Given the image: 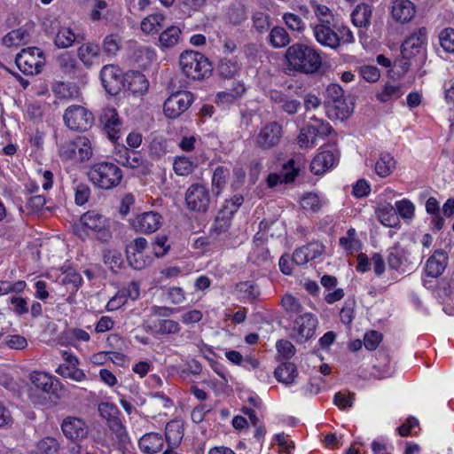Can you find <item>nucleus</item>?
Listing matches in <instances>:
<instances>
[{"label": "nucleus", "mask_w": 454, "mask_h": 454, "mask_svg": "<svg viewBox=\"0 0 454 454\" xmlns=\"http://www.w3.org/2000/svg\"><path fill=\"white\" fill-rule=\"evenodd\" d=\"M286 70L288 74L295 73L312 74L322 66L319 51L313 46L304 43H294L287 48L285 53Z\"/></svg>", "instance_id": "nucleus-1"}, {"label": "nucleus", "mask_w": 454, "mask_h": 454, "mask_svg": "<svg viewBox=\"0 0 454 454\" xmlns=\"http://www.w3.org/2000/svg\"><path fill=\"white\" fill-rule=\"evenodd\" d=\"M316 41L323 47L338 50L341 44H350L355 42V36L350 28L343 23L315 24L312 26Z\"/></svg>", "instance_id": "nucleus-2"}, {"label": "nucleus", "mask_w": 454, "mask_h": 454, "mask_svg": "<svg viewBox=\"0 0 454 454\" xmlns=\"http://www.w3.org/2000/svg\"><path fill=\"white\" fill-rule=\"evenodd\" d=\"M89 180L97 187L110 190L118 186L122 180L121 169L112 162L101 161L93 164L88 170Z\"/></svg>", "instance_id": "nucleus-3"}, {"label": "nucleus", "mask_w": 454, "mask_h": 454, "mask_svg": "<svg viewBox=\"0 0 454 454\" xmlns=\"http://www.w3.org/2000/svg\"><path fill=\"white\" fill-rule=\"evenodd\" d=\"M179 66L187 78L201 80L208 77L212 72V65L201 53L185 51L179 58Z\"/></svg>", "instance_id": "nucleus-4"}, {"label": "nucleus", "mask_w": 454, "mask_h": 454, "mask_svg": "<svg viewBox=\"0 0 454 454\" xmlns=\"http://www.w3.org/2000/svg\"><path fill=\"white\" fill-rule=\"evenodd\" d=\"M93 154L90 140L84 136L74 139L65 140L59 145V155L63 160H77L84 162Z\"/></svg>", "instance_id": "nucleus-5"}, {"label": "nucleus", "mask_w": 454, "mask_h": 454, "mask_svg": "<svg viewBox=\"0 0 454 454\" xmlns=\"http://www.w3.org/2000/svg\"><path fill=\"white\" fill-rule=\"evenodd\" d=\"M325 103L329 106L328 115L331 116L333 112L336 119H347L353 111L351 104L348 103L345 98L344 90L337 83L328 85Z\"/></svg>", "instance_id": "nucleus-6"}, {"label": "nucleus", "mask_w": 454, "mask_h": 454, "mask_svg": "<svg viewBox=\"0 0 454 454\" xmlns=\"http://www.w3.org/2000/svg\"><path fill=\"white\" fill-rule=\"evenodd\" d=\"M44 62V52L37 47L23 49L15 58L18 68L26 75L39 74Z\"/></svg>", "instance_id": "nucleus-7"}, {"label": "nucleus", "mask_w": 454, "mask_h": 454, "mask_svg": "<svg viewBox=\"0 0 454 454\" xmlns=\"http://www.w3.org/2000/svg\"><path fill=\"white\" fill-rule=\"evenodd\" d=\"M81 223L83 227L92 231L96 239L102 242H108L112 239L109 221L100 213L91 210L81 216Z\"/></svg>", "instance_id": "nucleus-8"}, {"label": "nucleus", "mask_w": 454, "mask_h": 454, "mask_svg": "<svg viewBox=\"0 0 454 454\" xmlns=\"http://www.w3.org/2000/svg\"><path fill=\"white\" fill-rule=\"evenodd\" d=\"M65 124L73 130L86 131L94 122L91 112L82 106L73 105L67 107L64 113Z\"/></svg>", "instance_id": "nucleus-9"}, {"label": "nucleus", "mask_w": 454, "mask_h": 454, "mask_svg": "<svg viewBox=\"0 0 454 454\" xmlns=\"http://www.w3.org/2000/svg\"><path fill=\"white\" fill-rule=\"evenodd\" d=\"M193 101V94L190 91L174 92L164 102V114L168 119H176L190 108Z\"/></svg>", "instance_id": "nucleus-10"}, {"label": "nucleus", "mask_w": 454, "mask_h": 454, "mask_svg": "<svg viewBox=\"0 0 454 454\" xmlns=\"http://www.w3.org/2000/svg\"><path fill=\"white\" fill-rule=\"evenodd\" d=\"M185 203L189 210L205 213L210 203L207 189L202 184H192L185 192Z\"/></svg>", "instance_id": "nucleus-11"}, {"label": "nucleus", "mask_w": 454, "mask_h": 454, "mask_svg": "<svg viewBox=\"0 0 454 454\" xmlns=\"http://www.w3.org/2000/svg\"><path fill=\"white\" fill-rule=\"evenodd\" d=\"M427 39V31L426 27H420L418 31L411 34L403 43L401 47V53L405 62L403 66V71L406 72L409 67L408 60L419 53L423 45L426 43Z\"/></svg>", "instance_id": "nucleus-12"}, {"label": "nucleus", "mask_w": 454, "mask_h": 454, "mask_svg": "<svg viewBox=\"0 0 454 454\" xmlns=\"http://www.w3.org/2000/svg\"><path fill=\"white\" fill-rule=\"evenodd\" d=\"M283 127L278 121L265 124L256 137L255 145L262 150H270L281 141Z\"/></svg>", "instance_id": "nucleus-13"}, {"label": "nucleus", "mask_w": 454, "mask_h": 454, "mask_svg": "<svg viewBox=\"0 0 454 454\" xmlns=\"http://www.w3.org/2000/svg\"><path fill=\"white\" fill-rule=\"evenodd\" d=\"M100 78L105 90L110 95H117L123 87V77L116 66L106 65L103 67Z\"/></svg>", "instance_id": "nucleus-14"}, {"label": "nucleus", "mask_w": 454, "mask_h": 454, "mask_svg": "<svg viewBox=\"0 0 454 454\" xmlns=\"http://www.w3.org/2000/svg\"><path fill=\"white\" fill-rule=\"evenodd\" d=\"M317 319L310 313L299 316L294 321V338L298 342H304L313 336Z\"/></svg>", "instance_id": "nucleus-15"}, {"label": "nucleus", "mask_w": 454, "mask_h": 454, "mask_svg": "<svg viewBox=\"0 0 454 454\" xmlns=\"http://www.w3.org/2000/svg\"><path fill=\"white\" fill-rule=\"evenodd\" d=\"M30 380L34 386L43 393L56 398L60 397L59 392L62 386L58 379L44 372H34L31 374Z\"/></svg>", "instance_id": "nucleus-16"}, {"label": "nucleus", "mask_w": 454, "mask_h": 454, "mask_svg": "<svg viewBox=\"0 0 454 454\" xmlns=\"http://www.w3.org/2000/svg\"><path fill=\"white\" fill-rule=\"evenodd\" d=\"M268 97L270 100L278 106V109L288 115L296 114L301 108V103L296 98L289 97L281 90H270Z\"/></svg>", "instance_id": "nucleus-17"}, {"label": "nucleus", "mask_w": 454, "mask_h": 454, "mask_svg": "<svg viewBox=\"0 0 454 454\" xmlns=\"http://www.w3.org/2000/svg\"><path fill=\"white\" fill-rule=\"evenodd\" d=\"M64 435L71 441H79L87 437L88 429L85 422L76 417H67L61 423Z\"/></svg>", "instance_id": "nucleus-18"}, {"label": "nucleus", "mask_w": 454, "mask_h": 454, "mask_svg": "<svg viewBox=\"0 0 454 454\" xmlns=\"http://www.w3.org/2000/svg\"><path fill=\"white\" fill-rule=\"evenodd\" d=\"M161 225V215L156 212L149 211L137 215L133 221V227L137 231L153 233Z\"/></svg>", "instance_id": "nucleus-19"}, {"label": "nucleus", "mask_w": 454, "mask_h": 454, "mask_svg": "<svg viewBox=\"0 0 454 454\" xmlns=\"http://www.w3.org/2000/svg\"><path fill=\"white\" fill-rule=\"evenodd\" d=\"M416 13V7L410 0H394L391 7V15L395 21L404 24L412 20Z\"/></svg>", "instance_id": "nucleus-20"}, {"label": "nucleus", "mask_w": 454, "mask_h": 454, "mask_svg": "<svg viewBox=\"0 0 454 454\" xmlns=\"http://www.w3.org/2000/svg\"><path fill=\"white\" fill-rule=\"evenodd\" d=\"M99 415L107 421L109 428L116 433L121 434L124 430V427L118 417V408L110 403H101L98 407Z\"/></svg>", "instance_id": "nucleus-21"}, {"label": "nucleus", "mask_w": 454, "mask_h": 454, "mask_svg": "<svg viewBox=\"0 0 454 454\" xmlns=\"http://www.w3.org/2000/svg\"><path fill=\"white\" fill-rule=\"evenodd\" d=\"M448 263V254L442 249H437L427 259L425 271L431 278L440 277L445 270Z\"/></svg>", "instance_id": "nucleus-22"}, {"label": "nucleus", "mask_w": 454, "mask_h": 454, "mask_svg": "<svg viewBox=\"0 0 454 454\" xmlns=\"http://www.w3.org/2000/svg\"><path fill=\"white\" fill-rule=\"evenodd\" d=\"M338 160V154L333 150H322L310 163V169L315 175H321L331 168Z\"/></svg>", "instance_id": "nucleus-23"}, {"label": "nucleus", "mask_w": 454, "mask_h": 454, "mask_svg": "<svg viewBox=\"0 0 454 454\" xmlns=\"http://www.w3.org/2000/svg\"><path fill=\"white\" fill-rule=\"evenodd\" d=\"M100 54L101 49L99 44L93 42L84 43L77 49V56L87 68H90L93 65L98 64L97 60Z\"/></svg>", "instance_id": "nucleus-24"}, {"label": "nucleus", "mask_w": 454, "mask_h": 454, "mask_svg": "<svg viewBox=\"0 0 454 454\" xmlns=\"http://www.w3.org/2000/svg\"><path fill=\"white\" fill-rule=\"evenodd\" d=\"M140 450L145 454H155L162 450L163 439L158 433H147L138 442Z\"/></svg>", "instance_id": "nucleus-25"}, {"label": "nucleus", "mask_w": 454, "mask_h": 454, "mask_svg": "<svg viewBox=\"0 0 454 454\" xmlns=\"http://www.w3.org/2000/svg\"><path fill=\"white\" fill-rule=\"evenodd\" d=\"M184 437L183 424L179 420H170L165 427V439L168 447H176Z\"/></svg>", "instance_id": "nucleus-26"}, {"label": "nucleus", "mask_w": 454, "mask_h": 454, "mask_svg": "<svg viewBox=\"0 0 454 454\" xmlns=\"http://www.w3.org/2000/svg\"><path fill=\"white\" fill-rule=\"evenodd\" d=\"M105 118H106L105 122V129L107 133V136L110 140H112L114 143H116L121 135V120L114 109L109 110V112L105 114Z\"/></svg>", "instance_id": "nucleus-27"}, {"label": "nucleus", "mask_w": 454, "mask_h": 454, "mask_svg": "<svg viewBox=\"0 0 454 454\" xmlns=\"http://www.w3.org/2000/svg\"><path fill=\"white\" fill-rule=\"evenodd\" d=\"M372 14V7L367 4H360L353 10L351 20L354 26L357 27H368L371 25Z\"/></svg>", "instance_id": "nucleus-28"}, {"label": "nucleus", "mask_w": 454, "mask_h": 454, "mask_svg": "<svg viewBox=\"0 0 454 454\" xmlns=\"http://www.w3.org/2000/svg\"><path fill=\"white\" fill-rule=\"evenodd\" d=\"M182 31L176 26H169L159 35V46L161 49H169L176 46L181 39Z\"/></svg>", "instance_id": "nucleus-29"}, {"label": "nucleus", "mask_w": 454, "mask_h": 454, "mask_svg": "<svg viewBox=\"0 0 454 454\" xmlns=\"http://www.w3.org/2000/svg\"><path fill=\"white\" fill-rule=\"evenodd\" d=\"M245 90V86L240 82H237L236 86L232 90L218 92L215 102L217 106L225 107L231 105L240 98L244 94Z\"/></svg>", "instance_id": "nucleus-30"}, {"label": "nucleus", "mask_w": 454, "mask_h": 454, "mask_svg": "<svg viewBox=\"0 0 454 454\" xmlns=\"http://www.w3.org/2000/svg\"><path fill=\"white\" fill-rule=\"evenodd\" d=\"M31 35L28 28L25 27L12 30L3 37V44L7 47L28 43Z\"/></svg>", "instance_id": "nucleus-31"}, {"label": "nucleus", "mask_w": 454, "mask_h": 454, "mask_svg": "<svg viewBox=\"0 0 454 454\" xmlns=\"http://www.w3.org/2000/svg\"><path fill=\"white\" fill-rule=\"evenodd\" d=\"M297 375L298 372L296 366L290 362L280 364L274 372V376L277 380L286 385L292 384Z\"/></svg>", "instance_id": "nucleus-32"}, {"label": "nucleus", "mask_w": 454, "mask_h": 454, "mask_svg": "<svg viewBox=\"0 0 454 454\" xmlns=\"http://www.w3.org/2000/svg\"><path fill=\"white\" fill-rule=\"evenodd\" d=\"M376 215L379 221L385 226L394 227L398 223L395 207L389 203L380 205L376 210Z\"/></svg>", "instance_id": "nucleus-33"}, {"label": "nucleus", "mask_w": 454, "mask_h": 454, "mask_svg": "<svg viewBox=\"0 0 454 454\" xmlns=\"http://www.w3.org/2000/svg\"><path fill=\"white\" fill-rule=\"evenodd\" d=\"M80 39L83 40L84 38L79 35H74L69 27H61L55 35L54 43L58 48L66 49L72 46L74 42H79Z\"/></svg>", "instance_id": "nucleus-34"}, {"label": "nucleus", "mask_w": 454, "mask_h": 454, "mask_svg": "<svg viewBox=\"0 0 454 454\" xmlns=\"http://www.w3.org/2000/svg\"><path fill=\"white\" fill-rule=\"evenodd\" d=\"M117 161L122 166L130 168H136L144 162L143 157L137 152H130L128 148L123 147L117 154Z\"/></svg>", "instance_id": "nucleus-35"}, {"label": "nucleus", "mask_w": 454, "mask_h": 454, "mask_svg": "<svg viewBox=\"0 0 454 454\" xmlns=\"http://www.w3.org/2000/svg\"><path fill=\"white\" fill-rule=\"evenodd\" d=\"M395 168V160L394 157L387 153H381L375 164V171L377 175L381 177L389 176Z\"/></svg>", "instance_id": "nucleus-36"}, {"label": "nucleus", "mask_w": 454, "mask_h": 454, "mask_svg": "<svg viewBox=\"0 0 454 454\" xmlns=\"http://www.w3.org/2000/svg\"><path fill=\"white\" fill-rule=\"evenodd\" d=\"M165 20L161 13L151 14L141 21V29L146 34L158 32L164 27Z\"/></svg>", "instance_id": "nucleus-37"}, {"label": "nucleus", "mask_w": 454, "mask_h": 454, "mask_svg": "<svg viewBox=\"0 0 454 454\" xmlns=\"http://www.w3.org/2000/svg\"><path fill=\"white\" fill-rule=\"evenodd\" d=\"M157 334H175L179 333L181 330L178 322L172 319H159L153 322V325L151 326Z\"/></svg>", "instance_id": "nucleus-38"}, {"label": "nucleus", "mask_w": 454, "mask_h": 454, "mask_svg": "<svg viewBox=\"0 0 454 454\" xmlns=\"http://www.w3.org/2000/svg\"><path fill=\"white\" fill-rule=\"evenodd\" d=\"M230 176V171L227 168L219 166L217 167L212 176V187L213 192L215 195H219L227 184Z\"/></svg>", "instance_id": "nucleus-39"}, {"label": "nucleus", "mask_w": 454, "mask_h": 454, "mask_svg": "<svg viewBox=\"0 0 454 454\" xmlns=\"http://www.w3.org/2000/svg\"><path fill=\"white\" fill-rule=\"evenodd\" d=\"M232 215L231 211H226L223 208L220 210L212 225V231L217 235L227 231L231 226Z\"/></svg>", "instance_id": "nucleus-40"}, {"label": "nucleus", "mask_w": 454, "mask_h": 454, "mask_svg": "<svg viewBox=\"0 0 454 454\" xmlns=\"http://www.w3.org/2000/svg\"><path fill=\"white\" fill-rule=\"evenodd\" d=\"M270 43L274 48H282L290 43V36L286 30L281 27H275L269 35Z\"/></svg>", "instance_id": "nucleus-41"}, {"label": "nucleus", "mask_w": 454, "mask_h": 454, "mask_svg": "<svg viewBox=\"0 0 454 454\" xmlns=\"http://www.w3.org/2000/svg\"><path fill=\"white\" fill-rule=\"evenodd\" d=\"M403 94L400 84H392L387 82L384 85L382 91L377 94V98L380 102H387L401 98Z\"/></svg>", "instance_id": "nucleus-42"}, {"label": "nucleus", "mask_w": 454, "mask_h": 454, "mask_svg": "<svg viewBox=\"0 0 454 454\" xmlns=\"http://www.w3.org/2000/svg\"><path fill=\"white\" fill-rule=\"evenodd\" d=\"M121 47V37L118 34H110L104 37L103 51L107 56H115Z\"/></svg>", "instance_id": "nucleus-43"}, {"label": "nucleus", "mask_w": 454, "mask_h": 454, "mask_svg": "<svg viewBox=\"0 0 454 454\" xmlns=\"http://www.w3.org/2000/svg\"><path fill=\"white\" fill-rule=\"evenodd\" d=\"M311 7L317 19V24H333L335 21L333 13L326 5L312 1Z\"/></svg>", "instance_id": "nucleus-44"}, {"label": "nucleus", "mask_w": 454, "mask_h": 454, "mask_svg": "<svg viewBox=\"0 0 454 454\" xmlns=\"http://www.w3.org/2000/svg\"><path fill=\"white\" fill-rule=\"evenodd\" d=\"M36 448L39 454H58L60 443L56 438L46 436L37 442Z\"/></svg>", "instance_id": "nucleus-45"}, {"label": "nucleus", "mask_w": 454, "mask_h": 454, "mask_svg": "<svg viewBox=\"0 0 454 454\" xmlns=\"http://www.w3.org/2000/svg\"><path fill=\"white\" fill-rule=\"evenodd\" d=\"M310 121L312 123L309 124V126L310 127L312 133H314L317 138L327 137L333 131V127L329 124V122L324 121L323 119L313 116L310 118Z\"/></svg>", "instance_id": "nucleus-46"}, {"label": "nucleus", "mask_w": 454, "mask_h": 454, "mask_svg": "<svg viewBox=\"0 0 454 454\" xmlns=\"http://www.w3.org/2000/svg\"><path fill=\"white\" fill-rule=\"evenodd\" d=\"M238 63L234 59H222L219 61L217 71L223 78H232L238 72Z\"/></svg>", "instance_id": "nucleus-47"}, {"label": "nucleus", "mask_w": 454, "mask_h": 454, "mask_svg": "<svg viewBox=\"0 0 454 454\" xmlns=\"http://www.w3.org/2000/svg\"><path fill=\"white\" fill-rule=\"evenodd\" d=\"M57 63L65 74H74L76 71V59L69 52L60 54L57 59Z\"/></svg>", "instance_id": "nucleus-48"}, {"label": "nucleus", "mask_w": 454, "mask_h": 454, "mask_svg": "<svg viewBox=\"0 0 454 454\" xmlns=\"http://www.w3.org/2000/svg\"><path fill=\"white\" fill-rule=\"evenodd\" d=\"M103 260L113 270L120 269L122 264L121 254L115 249H105L103 251Z\"/></svg>", "instance_id": "nucleus-49"}, {"label": "nucleus", "mask_w": 454, "mask_h": 454, "mask_svg": "<svg viewBox=\"0 0 454 454\" xmlns=\"http://www.w3.org/2000/svg\"><path fill=\"white\" fill-rule=\"evenodd\" d=\"M438 37L440 45L443 51L454 53V28L447 27L442 29Z\"/></svg>", "instance_id": "nucleus-50"}, {"label": "nucleus", "mask_w": 454, "mask_h": 454, "mask_svg": "<svg viewBox=\"0 0 454 454\" xmlns=\"http://www.w3.org/2000/svg\"><path fill=\"white\" fill-rule=\"evenodd\" d=\"M129 264L134 270H142L152 262L150 256H145L143 252H136L135 254H126Z\"/></svg>", "instance_id": "nucleus-51"}, {"label": "nucleus", "mask_w": 454, "mask_h": 454, "mask_svg": "<svg viewBox=\"0 0 454 454\" xmlns=\"http://www.w3.org/2000/svg\"><path fill=\"white\" fill-rule=\"evenodd\" d=\"M299 166H296L295 161L293 159H291L283 165L282 170L279 174L281 175L284 183L288 184L295 179V177L299 174Z\"/></svg>", "instance_id": "nucleus-52"}, {"label": "nucleus", "mask_w": 454, "mask_h": 454, "mask_svg": "<svg viewBox=\"0 0 454 454\" xmlns=\"http://www.w3.org/2000/svg\"><path fill=\"white\" fill-rule=\"evenodd\" d=\"M297 139L301 148L313 147L317 143V137L309 124L301 129Z\"/></svg>", "instance_id": "nucleus-53"}, {"label": "nucleus", "mask_w": 454, "mask_h": 454, "mask_svg": "<svg viewBox=\"0 0 454 454\" xmlns=\"http://www.w3.org/2000/svg\"><path fill=\"white\" fill-rule=\"evenodd\" d=\"M254 27L260 33L267 31L270 26V16L264 12H256L252 16Z\"/></svg>", "instance_id": "nucleus-54"}, {"label": "nucleus", "mask_w": 454, "mask_h": 454, "mask_svg": "<svg viewBox=\"0 0 454 454\" xmlns=\"http://www.w3.org/2000/svg\"><path fill=\"white\" fill-rule=\"evenodd\" d=\"M173 168L176 175L187 176L192 171L193 164L189 159L185 157H179L175 160Z\"/></svg>", "instance_id": "nucleus-55"}, {"label": "nucleus", "mask_w": 454, "mask_h": 454, "mask_svg": "<svg viewBox=\"0 0 454 454\" xmlns=\"http://www.w3.org/2000/svg\"><path fill=\"white\" fill-rule=\"evenodd\" d=\"M170 249V245L168 244V237L165 235L157 236L153 244V251L156 257L164 256Z\"/></svg>", "instance_id": "nucleus-56"}, {"label": "nucleus", "mask_w": 454, "mask_h": 454, "mask_svg": "<svg viewBox=\"0 0 454 454\" xmlns=\"http://www.w3.org/2000/svg\"><path fill=\"white\" fill-rule=\"evenodd\" d=\"M283 20L286 25L292 30L297 32H302L305 28L304 22L300 16L294 13H285Z\"/></svg>", "instance_id": "nucleus-57"}, {"label": "nucleus", "mask_w": 454, "mask_h": 454, "mask_svg": "<svg viewBox=\"0 0 454 454\" xmlns=\"http://www.w3.org/2000/svg\"><path fill=\"white\" fill-rule=\"evenodd\" d=\"M360 76L369 82H375L380 77L378 67L374 66H362L358 69Z\"/></svg>", "instance_id": "nucleus-58"}, {"label": "nucleus", "mask_w": 454, "mask_h": 454, "mask_svg": "<svg viewBox=\"0 0 454 454\" xmlns=\"http://www.w3.org/2000/svg\"><path fill=\"white\" fill-rule=\"evenodd\" d=\"M301 206L304 209L317 211L320 208L321 204L318 196L316 193L310 192L302 196Z\"/></svg>", "instance_id": "nucleus-59"}, {"label": "nucleus", "mask_w": 454, "mask_h": 454, "mask_svg": "<svg viewBox=\"0 0 454 454\" xmlns=\"http://www.w3.org/2000/svg\"><path fill=\"white\" fill-rule=\"evenodd\" d=\"M4 343L9 348L16 350H22L27 346L26 338L20 334L8 335Z\"/></svg>", "instance_id": "nucleus-60"}, {"label": "nucleus", "mask_w": 454, "mask_h": 454, "mask_svg": "<svg viewBox=\"0 0 454 454\" xmlns=\"http://www.w3.org/2000/svg\"><path fill=\"white\" fill-rule=\"evenodd\" d=\"M396 215L403 218H411L414 215V206L408 200H403L395 203Z\"/></svg>", "instance_id": "nucleus-61"}, {"label": "nucleus", "mask_w": 454, "mask_h": 454, "mask_svg": "<svg viewBox=\"0 0 454 454\" xmlns=\"http://www.w3.org/2000/svg\"><path fill=\"white\" fill-rule=\"evenodd\" d=\"M129 90L134 93L137 92H145L148 89V82L145 77L141 74H137L134 75L132 80L129 82Z\"/></svg>", "instance_id": "nucleus-62"}, {"label": "nucleus", "mask_w": 454, "mask_h": 454, "mask_svg": "<svg viewBox=\"0 0 454 454\" xmlns=\"http://www.w3.org/2000/svg\"><path fill=\"white\" fill-rule=\"evenodd\" d=\"M381 340V333L377 331H371L365 333L364 345L368 350H375Z\"/></svg>", "instance_id": "nucleus-63"}, {"label": "nucleus", "mask_w": 454, "mask_h": 454, "mask_svg": "<svg viewBox=\"0 0 454 454\" xmlns=\"http://www.w3.org/2000/svg\"><path fill=\"white\" fill-rule=\"evenodd\" d=\"M355 301H346L344 306L340 311V317L343 324L350 325L354 319L355 312H354Z\"/></svg>", "instance_id": "nucleus-64"}]
</instances>
